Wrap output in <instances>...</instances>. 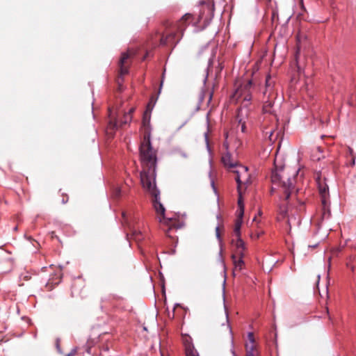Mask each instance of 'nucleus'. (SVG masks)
<instances>
[{"instance_id":"nucleus-1","label":"nucleus","mask_w":356,"mask_h":356,"mask_svg":"<svg viewBox=\"0 0 356 356\" xmlns=\"http://www.w3.org/2000/svg\"><path fill=\"white\" fill-rule=\"evenodd\" d=\"M143 124L144 127L143 140L140 146V158L143 165V170L140 172V182L143 187L146 189L152 196L153 206L158 214L160 222L169 226V229L173 224L172 218L164 217L165 208L160 202L159 191L155 184L156 152L152 148L150 142L149 119L143 118Z\"/></svg>"},{"instance_id":"nucleus-2","label":"nucleus","mask_w":356,"mask_h":356,"mask_svg":"<svg viewBox=\"0 0 356 356\" xmlns=\"http://www.w3.org/2000/svg\"><path fill=\"white\" fill-rule=\"evenodd\" d=\"M297 174L298 171H293L291 173V169L289 168H282L272 172V182L274 184H280L282 187L285 200H288L291 195Z\"/></svg>"},{"instance_id":"nucleus-3","label":"nucleus","mask_w":356,"mask_h":356,"mask_svg":"<svg viewBox=\"0 0 356 356\" xmlns=\"http://www.w3.org/2000/svg\"><path fill=\"white\" fill-rule=\"evenodd\" d=\"M221 161L225 167L235 175L234 179L237 182L238 191L239 194H241L242 184H245L249 178L248 168L238 165V162L232 157L229 152L222 155Z\"/></svg>"},{"instance_id":"nucleus-4","label":"nucleus","mask_w":356,"mask_h":356,"mask_svg":"<svg viewBox=\"0 0 356 356\" xmlns=\"http://www.w3.org/2000/svg\"><path fill=\"white\" fill-rule=\"evenodd\" d=\"M318 189L321 201L322 220L328 218L330 215L329 188L327 185L319 177L316 179Z\"/></svg>"},{"instance_id":"nucleus-5","label":"nucleus","mask_w":356,"mask_h":356,"mask_svg":"<svg viewBox=\"0 0 356 356\" xmlns=\"http://www.w3.org/2000/svg\"><path fill=\"white\" fill-rule=\"evenodd\" d=\"M252 88V81L248 80L246 83L241 84L232 96L234 100L249 102L252 99L251 89Z\"/></svg>"},{"instance_id":"nucleus-6","label":"nucleus","mask_w":356,"mask_h":356,"mask_svg":"<svg viewBox=\"0 0 356 356\" xmlns=\"http://www.w3.org/2000/svg\"><path fill=\"white\" fill-rule=\"evenodd\" d=\"M130 54L129 52H124L122 54L121 58L118 63L119 72L117 77V83L120 89L123 81L124 76L127 74L129 72V67L130 65Z\"/></svg>"},{"instance_id":"nucleus-7","label":"nucleus","mask_w":356,"mask_h":356,"mask_svg":"<svg viewBox=\"0 0 356 356\" xmlns=\"http://www.w3.org/2000/svg\"><path fill=\"white\" fill-rule=\"evenodd\" d=\"M170 25L168 22L166 23V31L161 35L160 43L162 45H170L174 47L179 41V39L176 40L177 33L175 31L168 29Z\"/></svg>"},{"instance_id":"nucleus-8","label":"nucleus","mask_w":356,"mask_h":356,"mask_svg":"<svg viewBox=\"0 0 356 356\" xmlns=\"http://www.w3.org/2000/svg\"><path fill=\"white\" fill-rule=\"evenodd\" d=\"M134 108H131L129 111V113L127 114H125L123 117V120H122L120 122V124L118 122L114 119L111 120L108 122V127H107V133L109 134H112L113 131H114L115 129L118 128V127H122L123 124H126L128 122L131 121V113L134 111Z\"/></svg>"},{"instance_id":"nucleus-9","label":"nucleus","mask_w":356,"mask_h":356,"mask_svg":"<svg viewBox=\"0 0 356 356\" xmlns=\"http://www.w3.org/2000/svg\"><path fill=\"white\" fill-rule=\"evenodd\" d=\"M182 341L185 349L186 356H199L197 350L195 349L192 343V339L190 336L182 335Z\"/></svg>"},{"instance_id":"nucleus-10","label":"nucleus","mask_w":356,"mask_h":356,"mask_svg":"<svg viewBox=\"0 0 356 356\" xmlns=\"http://www.w3.org/2000/svg\"><path fill=\"white\" fill-rule=\"evenodd\" d=\"M248 341L245 343V356H258V351L256 349L254 337L252 332L248 334Z\"/></svg>"},{"instance_id":"nucleus-11","label":"nucleus","mask_w":356,"mask_h":356,"mask_svg":"<svg viewBox=\"0 0 356 356\" xmlns=\"http://www.w3.org/2000/svg\"><path fill=\"white\" fill-rule=\"evenodd\" d=\"M276 93L275 91L270 90L269 94L264 97V102L263 106V112L264 113H272V107L274 104V100L276 98Z\"/></svg>"},{"instance_id":"nucleus-12","label":"nucleus","mask_w":356,"mask_h":356,"mask_svg":"<svg viewBox=\"0 0 356 356\" xmlns=\"http://www.w3.org/2000/svg\"><path fill=\"white\" fill-rule=\"evenodd\" d=\"M193 18V17L191 14H185L175 25L177 32H180L182 34Z\"/></svg>"},{"instance_id":"nucleus-13","label":"nucleus","mask_w":356,"mask_h":356,"mask_svg":"<svg viewBox=\"0 0 356 356\" xmlns=\"http://www.w3.org/2000/svg\"><path fill=\"white\" fill-rule=\"evenodd\" d=\"M61 278H62L61 270H58L54 275H52V276L51 277V278L49 280L48 282L47 283L46 288L47 289V290L48 291L52 290L55 286L58 285L60 282Z\"/></svg>"},{"instance_id":"nucleus-14","label":"nucleus","mask_w":356,"mask_h":356,"mask_svg":"<svg viewBox=\"0 0 356 356\" xmlns=\"http://www.w3.org/2000/svg\"><path fill=\"white\" fill-rule=\"evenodd\" d=\"M84 286L79 280L74 281L72 285L71 296L81 297L82 291Z\"/></svg>"},{"instance_id":"nucleus-15","label":"nucleus","mask_w":356,"mask_h":356,"mask_svg":"<svg viewBox=\"0 0 356 356\" xmlns=\"http://www.w3.org/2000/svg\"><path fill=\"white\" fill-rule=\"evenodd\" d=\"M243 257H237L236 255L232 254V259L234 265V270H241L244 265Z\"/></svg>"},{"instance_id":"nucleus-16","label":"nucleus","mask_w":356,"mask_h":356,"mask_svg":"<svg viewBox=\"0 0 356 356\" xmlns=\"http://www.w3.org/2000/svg\"><path fill=\"white\" fill-rule=\"evenodd\" d=\"M242 222H243V217H240L238 215V218L235 222L234 229V233L236 236H241V227L242 225Z\"/></svg>"},{"instance_id":"nucleus-17","label":"nucleus","mask_w":356,"mask_h":356,"mask_svg":"<svg viewBox=\"0 0 356 356\" xmlns=\"http://www.w3.org/2000/svg\"><path fill=\"white\" fill-rule=\"evenodd\" d=\"M273 81H271V78L270 75H268L266 79V89L264 92V96L266 97L270 90L274 91L273 88Z\"/></svg>"},{"instance_id":"nucleus-18","label":"nucleus","mask_w":356,"mask_h":356,"mask_svg":"<svg viewBox=\"0 0 356 356\" xmlns=\"http://www.w3.org/2000/svg\"><path fill=\"white\" fill-rule=\"evenodd\" d=\"M201 4H202L204 6H206L208 12L213 15V13L214 11V2L213 0H207V1H202Z\"/></svg>"},{"instance_id":"nucleus-19","label":"nucleus","mask_w":356,"mask_h":356,"mask_svg":"<svg viewBox=\"0 0 356 356\" xmlns=\"http://www.w3.org/2000/svg\"><path fill=\"white\" fill-rule=\"evenodd\" d=\"M278 214L277 217L278 220H282L286 216L287 214V207L285 204L280 205L278 209Z\"/></svg>"},{"instance_id":"nucleus-20","label":"nucleus","mask_w":356,"mask_h":356,"mask_svg":"<svg viewBox=\"0 0 356 356\" xmlns=\"http://www.w3.org/2000/svg\"><path fill=\"white\" fill-rule=\"evenodd\" d=\"M238 210L237 211L238 214L240 217H243V214H244V204H243V200L241 195L239 196L238 200Z\"/></svg>"},{"instance_id":"nucleus-21","label":"nucleus","mask_w":356,"mask_h":356,"mask_svg":"<svg viewBox=\"0 0 356 356\" xmlns=\"http://www.w3.org/2000/svg\"><path fill=\"white\" fill-rule=\"evenodd\" d=\"M232 243L235 246L236 250L245 245L244 241L241 239V236H236V241L232 240Z\"/></svg>"},{"instance_id":"nucleus-22","label":"nucleus","mask_w":356,"mask_h":356,"mask_svg":"<svg viewBox=\"0 0 356 356\" xmlns=\"http://www.w3.org/2000/svg\"><path fill=\"white\" fill-rule=\"evenodd\" d=\"M264 131L265 135L268 136V137L270 141H273L276 138V137L275 138H273V134H274L273 129H268L266 128Z\"/></svg>"},{"instance_id":"nucleus-23","label":"nucleus","mask_w":356,"mask_h":356,"mask_svg":"<svg viewBox=\"0 0 356 356\" xmlns=\"http://www.w3.org/2000/svg\"><path fill=\"white\" fill-rule=\"evenodd\" d=\"M245 245L241 248L236 249V253L234 254L236 255L237 257H243L245 255Z\"/></svg>"},{"instance_id":"nucleus-24","label":"nucleus","mask_w":356,"mask_h":356,"mask_svg":"<svg viewBox=\"0 0 356 356\" xmlns=\"http://www.w3.org/2000/svg\"><path fill=\"white\" fill-rule=\"evenodd\" d=\"M223 229L222 227L218 226L216 228V237L220 240V232Z\"/></svg>"},{"instance_id":"nucleus-25","label":"nucleus","mask_w":356,"mask_h":356,"mask_svg":"<svg viewBox=\"0 0 356 356\" xmlns=\"http://www.w3.org/2000/svg\"><path fill=\"white\" fill-rule=\"evenodd\" d=\"M93 346V341H88L86 344V352L88 353H90V349L92 346Z\"/></svg>"},{"instance_id":"nucleus-26","label":"nucleus","mask_w":356,"mask_h":356,"mask_svg":"<svg viewBox=\"0 0 356 356\" xmlns=\"http://www.w3.org/2000/svg\"><path fill=\"white\" fill-rule=\"evenodd\" d=\"M138 234H140V232L137 231L134 232V235L135 236L136 239H139V238L138 237Z\"/></svg>"},{"instance_id":"nucleus-27","label":"nucleus","mask_w":356,"mask_h":356,"mask_svg":"<svg viewBox=\"0 0 356 356\" xmlns=\"http://www.w3.org/2000/svg\"><path fill=\"white\" fill-rule=\"evenodd\" d=\"M68 201V197L67 195H65V196H63V200H62V202L63 203H65Z\"/></svg>"},{"instance_id":"nucleus-28","label":"nucleus","mask_w":356,"mask_h":356,"mask_svg":"<svg viewBox=\"0 0 356 356\" xmlns=\"http://www.w3.org/2000/svg\"><path fill=\"white\" fill-rule=\"evenodd\" d=\"M326 312H327V314L328 315L329 320H330V321H332V317L329 315V309H328V307H326Z\"/></svg>"},{"instance_id":"nucleus-29","label":"nucleus","mask_w":356,"mask_h":356,"mask_svg":"<svg viewBox=\"0 0 356 356\" xmlns=\"http://www.w3.org/2000/svg\"><path fill=\"white\" fill-rule=\"evenodd\" d=\"M245 124L242 123V124H241V130H242L243 132L245 131Z\"/></svg>"},{"instance_id":"nucleus-30","label":"nucleus","mask_w":356,"mask_h":356,"mask_svg":"<svg viewBox=\"0 0 356 356\" xmlns=\"http://www.w3.org/2000/svg\"><path fill=\"white\" fill-rule=\"evenodd\" d=\"M163 80H162V81H161V84H160V88H159V93H160V92H161V87H162V86H163Z\"/></svg>"},{"instance_id":"nucleus-31","label":"nucleus","mask_w":356,"mask_h":356,"mask_svg":"<svg viewBox=\"0 0 356 356\" xmlns=\"http://www.w3.org/2000/svg\"><path fill=\"white\" fill-rule=\"evenodd\" d=\"M108 113H109V117L111 118L112 111L111 108H108Z\"/></svg>"},{"instance_id":"nucleus-32","label":"nucleus","mask_w":356,"mask_h":356,"mask_svg":"<svg viewBox=\"0 0 356 356\" xmlns=\"http://www.w3.org/2000/svg\"><path fill=\"white\" fill-rule=\"evenodd\" d=\"M223 147H225L226 149H227V144L226 143H224Z\"/></svg>"},{"instance_id":"nucleus-33","label":"nucleus","mask_w":356,"mask_h":356,"mask_svg":"<svg viewBox=\"0 0 356 356\" xmlns=\"http://www.w3.org/2000/svg\"><path fill=\"white\" fill-rule=\"evenodd\" d=\"M301 6H302V8L305 10V7H304V5L302 3V0H301Z\"/></svg>"},{"instance_id":"nucleus-34","label":"nucleus","mask_w":356,"mask_h":356,"mask_svg":"<svg viewBox=\"0 0 356 356\" xmlns=\"http://www.w3.org/2000/svg\"><path fill=\"white\" fill-rule=\"evenodd\" d=\"M212 95H213V93H212V92H211V93H210V97H209V99H211Z\"/></svg>"},{"instance_id":"nucleus-35","label":"nucleus","mask_w":356,"mask_h":356,"mask_svg":"<svg viewBox=\"0 0 356 356\" xmlns=\"http://www.w3.org/2000/svg\"><path fill=\"white\" fill-rule=\"evenodd\" d=\"M120 190H118V191H117V195H118L120 194Z\"/></svg>"},{"instance_id":"nucleus-36","label":"nucleus","mask_w":356,"mask_h":356,"mask_svg":"<svg viewBox=\"0 0 356 356\" xmlns=\"http://www.w3.org/2000/svg\"><path fill=\"white\" fill-rule=\"evenodd\" d=\"M179 33L181 34V36H179V38L180 40V38H181V36L183 35V33L181 34L180 32H179Z\"/></svg>"},{"instance_id":"nucleus-37","label":"nucleus","mask_w":356,"mask_h":356,"mask_svg":"<svg viewBox=\"0 0 356 356\" xmlns=\"http://www.w3.org/2000/svg\"><path fill=\"white\" fill-rule=\"evenodd\" d=\"M256 220H257V217H254V218H253V221H256Z\"/></svg>"},{"instance_id":"nucleus-38","label":"nucleus","mask_w":356,"mask_h":356,"mask_svg":"<svg viewBox=\"0 0 356 356\" xmlns=\"http://www.w3.org/2000/svg\"><path fill=\"white\" fill-rule=\"evenodd\" d=\"M122 216H123V218H125V214H124V213H122Z\"/></svg>"}]
</instances>
